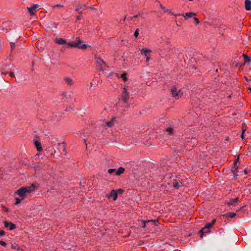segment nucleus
Listing matches in <instances>:
<instances>
[{"label": "nucleus", "instance_id": "f257e3e1", "mask_svg": "<svg viewBox=\"0 0 251 251\" xmlns=\"http://www.w3.org/2000/svg\"><path fill=\"white\" fill-rule=\"evenodd\" d=\"M39 185L37 183H33L29 186H22L14 192L15 205L20 204L23 200L27 198L28 195L34 193L38 189Z\"/></svg>", "mask_w": 251, "mask_h": 251}, {"label": "nucleus", "instance_id": "f03ea898", "mask_svg": "<svg viewBox=\"0 0 251 251\" xmlns=\"http://www.w3.org/2000/svg\"><path fill=\"white\" fill-rule=\"evenodd\" d=\"M171 93L172 97L176 100L181 98L184 95V91L182 88H179L177 86L175 85L171 87Z\"/></svg>", "mask_w": 251, "mask_h": 251}, {"label": "nucleus", "instance_id": "7ed1b4c3", "mask_svg": "<svg viewBox=\"0 0 251 251\" xmlns=\"http://www.w3.org/2000/svg\"><path fill=\"white\" fill-rule=\"evenodd\" d=\"M68 45L70 47L77 48L80 49H85L88 47L87 45L83 44L82 41L79 39L71 43H69Z\"/></svg>", "mask_w": 251, "mask_h": 251}, {"label": "nucleus", "instance_id": "20e7f679", "mask_svg": "<svg viewBox=\"0 0 251 251\" xmlns=\"http://www.w3.org/2000/svg\"><path fill=\"white\" fill-rule=\"evenodd\" d=\"M216 220L213 219L211 223H207L205 226L201 230V237L204 233L210 232L209 229L216 223Z\"/></svg>", "mask_w": 251, "mask_h": 251}, {"label": "nucleus", "instance_id": "39448f33", "mask_svg": "<svg viewBox=\"0 0 251 251\" xmlns=\"http://www.w3.org/2000/svg\"><path fill=\"white\" fill-rule=\"evenodd\" d=\"M141 54L144 55L146 57V62H149L150 60V54L151 50L147 48H144L140 50Z\"/></svg>", "mask_w": 251, "mask_h": 251}, {"label": "nucleus", "instance_id": "423d86ee", "mask_svg": "<svg viewBox=\"0 0 251 251\" xmlns=\"http://www.w3.org/2000/svg\"><path fill=\"white\" fill-rule=\"evenodd\" d=\"M106 197L109 199H112L115 201L117 200L118 198V192L115 190L113 189L109 194L106 195Z\"/></svg>", "mask_w": 251, "mask_h": 251}, {"label": "nucleus", "instance_id": "0eeeda50", "mask_svg": "<svg viewBox=\"0 0 251 251\" xmlns=\"http://www.w3.org/2000/svg\"><path fill=\"white\" fill-rule=\"evenodd\" d=\"M39 8V5L35 4L30 7H28L27 9L31 16L34 15Z\"/></svg>", "mask_w": 251, "mask_h": 251}, {"label": "nucleus", "instance_id": "6e6552de", "mask_svg": "<svg viewBox=\"0 0 251 251\" xmlns=\"http://www.w3.org/2000/svg\"><path fill=\"white\" fill-rule=\"evenodd\" d=\"M121 98L125 102H126L128 100L129 94L125 88L123 90Z\"/></svg>", "mask_w": 251, "mask_h": 251}, {"label": "nucleus", "instance_id": "1a4fd4ad", "mask_svg": "<svg viewBox=\"0 0 251 251\" xmlns=\"http://www.w3.org/2000/svg\"><path fill=\"white\" fill-rule=\"evenodd\" d=\"M96 61L97 65H99L101 69L106 66L105 62L101 58L96 57Z\"/></svg>", "mask_w": 251, "mask_h": 251}, {"label": "nucleus", "instance_id": "9d476101", "mask_svg": "<svg viewBox=\"0 0 251 251\" xmlns=\"http://www.w3.org/2000/svg\"><path fill=\"white\" fill-rule=\"evenodd\" d=\"M4 226L7 228H9L10 230H13L16 228L15 225L7 221L4 222Z\"/></svg>", "mask_w": 251, "mask_h": 251}, {"label": "nucleus", "instance_id": "9b49d317", "mask_svg": "<svg viewBox=\"0 0 251 251\" xmlns=\"http://www.w3.org/2000/svg\"><path fill=\"white\" fill-rule=\"evenodd\" d=\"M162 9L163 10L164 12L165 13H169L170 14H171L172 15H174L175 17H176L177 16H179L181 15L180 14H176L173 12H172V10L166 9L165 7L162 6Z\"/></svg>", "mask_w": 251, "mask_h": 251}, {"label": "nucleus", "instance_id": "f8f14e48", "mask_svg": "<svg viewBox=\"0 0 251 251\" xmlns=\"http://www.w3.org/2000/svg\"><path fill=\"white\" fill-rule=\"evenodd\" d=\"M34 145L37 149V150L40 152L42 151L43 148H42V147L41 146L40 142L39 141H38V140H35V139L34 140Z\"/></svg>", "mask_w": 251, "mask_h": 251}, {"label": "nucleus", "instance_id": "ddd939ff", "mask_svg": "<svg viewBox=\"0 0 251 251\" xmlns=\"http://www.w3.org/2000/svg\"><path fill=\"white\" fill-rule=\"evenodd\" d=\"M182 182L179 180H175L173 182V186L176 189H178L182 186Z\"/></svg>", "mask_w": 251, "mask_h": 251}, {"label": "nucleus", "instance_id": "4468645a", "mask_svg": "<svg viewBox=\"0 0 251 251\" xmlns=\"http://www.w3.org/2000/svg\"><path fill=\"white\" fill-rule=\"evenodd\" d=\"M54 42L59 45H63L66 44V40L63 38H57L55 39Z\"/></svg>", "mask_w": 251, "mask_h": 251}, {"label": "nucleus", "instance_id": "2eb2a0df", "mask_svg": "<svg viewBox=\"0 0 251 251\" xmlns=\"http://www.w3.org/2000/svg\"><path fill=\"white\" fill-rule=\"evenodd\" d=\"M196 15V14L195 13L187 12L185 14V15L181 14L180 16H183L185 20H187L189 18L195 16Z\"/></svg>", "mask_w": 251, "mask_h": 251}, {"label": "nucleus", "instance_id": "dca6fc26", "mask_svg": "<svg viewBox=\"0 0 251 251\" xmlns=\"http://www.w3.org/2000/svg\"><path fill=\"white\" fill-rule=\"evenodd\" d=\"M115 120H116L115 117L112 118L110 121L106 122V123H105L106 125L108 127L113 126L115 124V121H116Z\"/></svg>", "mask_w": 251, "mask_h": 251}, {"label": "nucleus", "instance_id": "f3484780", "mask_svg": "<svg viewBox=\"0 0 251 251\" xmlns=\"http://www.w3.org/2000/svg\"><path fill=\"white\" fill-rule=\"evenodd\" d=\"M238 170L237 169H235L233 171V174L235 176H237L239 175H242V173H244L245 175H246L247 174V172L246 170H244L243 171L240 172L239 174H238Z\"/></svg>", "mask_w": 251, "mask_h": 251}, {"label": "nucleus", "instance_id": "a211bd4d", "mask_svg": "<svg viewBox=\"0 0 251 251\" xmlns=\"http://www.w3.org/2000/svg\"><path fill=\"white\" fill-rule=\"evenodd\" d=\"M245 8L247 10L251 9V1L250 0H246L245 2Z\"/></svg>", "mask_w": 251, "mask_h": 251}, {"label": "nucleus", "instance_id": "6ab92c4d", "mask_svg": "<svg viewBox=\"0 0 251 251\" xmlns=\"http://www.w3.org/2000/svg\"><path fill=\"white\" fill-rule=\"evenodd\" d=\"M238 201V198H236L235 199H231L227 202V204L228 205H234Z\"/></svg>", "mask_w": 251, "mask_h": 251}, {"label": "nucleus", "instance_id": "aec40b11", "mask_svg": "<svg viewBox=\"0 0 251 251\" xmlns=\"http://www.w3.org/2000/svg\"><path fill=\"white\" fill-rule=\"evenodd\" d=\"M125 168L123 167H120L116 171V175L117 176H120L122 174L124 173Z\"/></svg>", "mask_w": 251, "mask_h": 251}, {"label": "nucleus", "instance_id": "412c9836", "mask_svg": "<svg viewBox=\"0 0 251 251\" xmlns=\"http://www.w3.org/2000/svg\"><path fill=\"white\" fill-rule=\"evenodd\" d=\"M165 131L170 135L173 134L174 132V129L172 127H168L166 128Z\"/></svg>", "mask_w": 251, "mask_h": 251}, {"label": "nucleus", "instance_id": "4be33fe9", "mask_svg": "<svg viewBox=\"0 0 251 251\" xmlns=\"http://www.w3.org/2000/svg\"><path fill=\"white\" fill-rule=\"evenodd\" d=\"M65 82L68 85H72L73 83V80L71 77H66L65 78Z\"/></svg>", "mask_w": 251, "mask_h": 251}, {"label": "nucleus", "instance_id": "5701e85b", "mask_svg": "<svg viewBox=\"0 0 251 251\" xmlns=\"http://www.w3.org/2000/svg\"><path fill=\"white\" fill-rule=\"evenodd\" d=\"M86 7L85 5H81L79 6H78L75 9V11H79L80 10L83 9L84 10V8Z\"/></svg>", "mask_w": 251, "mask_h": 251}, {"label": "nucleus", "instance_id": "b1692460", "mask_svg": "<svg viewBox=\"0 0 251 251\" xmlns=\"http://www.w3.org/2000/svg\"><path fill=\"white\" fill-rule=\"evenodd\" d=\"M154 222V221L153 220H148V221H144V220H141V222L143 223V226H142V228H145L146 226V223H149V222Z\"/></svg>", "mask_w": 251, "mask_h": 251}, {"label": "nucleus", "instance_id": "393cba45", "mask_svg": "<svg viewBox=\"0 0 251 251\" xmlns=\"http://www.w3.org/2000/svg\"><path fill=\"white\" fill-rule=\"evenodd\" d=\"M121 77L123 78V80L126 82L127 80V78L126 77V73H124L121 75Z\"/></svg>", "mask_w": 251, "mask_h": 251}, {"label": "nucleus", "instance_id": "a878e982", "mask_svg": "<svg viewBox=\"0 0 251 251\" xmlns=\"http://www.w3.org/2000/svg\"><path fill=\"white\" fill-rule=\"evenodd\" d=\"M11 248L16 249L17 250H20V248L18 247V245L16 243H13L11 245Z\"/></svg>", "mask_w": 251, "mask_h": 251}, {"label": "nucleus", "instance_id": "bb28decb", "mask_svg": "<svg viewBox=\"0 0 251 251\" xmlns=\"http://www.w3.org/2000/svg\"><path fill=\"white\" fill-rule=\"evenodd\" d=\"M243 56L246 62H249L251 60L250 57L248 56L246 54H243Z\"/></svg>", "mask_w": 251, "mask_h": 251}, {"label": "nucleus", "instance_id": "cd10ccee", "mask_svg": "<svg viewBox=\"0 0 251 251\" xmlns=\"http://www.w3.org/2000/svg\"><path fill=\"white\" fill-rule=\"evenodd\" d=\"M235 215H236V214L235 213L230 212V213H228V217L231 218L234 217Z\"/></svg>", "mask_w": 251, "mask_h": 251}, {"label": "nucleus", "instance_id": "c85d7f7f", "mask_svg": "<svg viewBox=\"0 0 251 251\" xmlns=\"http://www.w3.org/2000/svg\"><path fill=\"white\" fill-rule=\"evenodd\" d=\"M116 170L114 169H109L108 170V173L109 174H111L113 173L114 172H116Z\"/></svg>", "mask_w": 251, "mask_h": 251}, {"label": "nucleus", "instance_id": "c756f323", "mask_svg": "<svg viewBox=\"0 0 251 251\" xmlns=\"http://www.w3.org/2000/svg\"><path fill=\"white\" fill-rule=\"evenodd\" d=\"M134 36L137 38L139 35V29H137L134 33Z\"/></svg>", "mask_w": 251, "mask_h": 251}, {"label": "nucleus", "instance_id": "7c9ffc66", "mask_svg": "<svg viewBox=\"0 0 251 251\" xmlns=\"http://www.w3.org/2000/svg\"><path fill=\"white\" fill-rule=\"evenodd\" d=\"M194 20L196 25H198L200 23V21L197 18L195 17Z\"/></svg>", "mask_w": 251, "mask_h": 251}, {"label": "nucleus", "instance_id": "2f4dec72", "mask_svg": "<svg viewBox=\"0 0 251 251\" xmlns=\"http://www.w3.org/2000/svg\"><path fill=\"white\" fill-rule=\"evenodd\" d=\"M0 245L2 246H3V247H5L6 245V243L4 241H1L0 242Z\"/></svg>", "mask_w": 251, "mask_h": 251}, {"label": "nucleus", "instance_id": "473e14b6", "mask_svg": "<svg viewBox=\"0 0 251 251\" xmlns=\"http://www.w3.org/2000/svg\"><path fill=\"white\" fill-rule=\"evenodd\" d=\"M245 130H246V129H242V134H241V138H242V139H244V133H245Z\"/></svg>", "mask_w": 251, "mask_h": 251}, {"label": "nucleus", "instance_id": "72a5a7b5", "mask_svg": "<svg viewBox=\"0 0 251 251\" xmlns=\"http://www.w3.org/2000/svg\"><path fill=\"white\" fill-rule=\"evenodd\" d=\"M117 192H118V193H121L122 194L124 192V190L122 189H119L117 190H116Z\"/></svg>", "mask_w": 251, "mask_h": 251}, {"label": "nucleus", "instance_id": "f704fd0d", "mask_svg": "<svg viewBox=\"0 0 251 251\" xmlns=\"http://www.w3.org/2000/svg\"><path fill=\"white\" fill-rule=\"evenodd\" d=\"M5 234V232L3 230H0V237L3 236Z\"/></svg>", "mask_w": 251, "mask_h": 251}, {"label": "nucleus", "instance_id": "c9c22d12", "mask_svg": "<svg viewBox=\"0 0 251 251\" xmlns=\"http://www.w3.org/2000/svg\"><path fill=\"white\" fill-rule=\"evenodd\" d=\"M9 75H10L11 77H14V73H13V72H10V73H9Z\"/></svg>", "mask_w": 251, "mask_h": 251}, {"label": "nucleus", "instance_id": "e433bc0d", "mask_svg": "<svg viewBox=\"0 0 251 251\" xmlns=\"http://www.w3.org/2000/svg\"><path fill=\"white\" fill-rule=\"evenodd\" d=\"M80 19H81V16L80 15H79V16H77V17H76V20H79Z\"/></svg>", "mask_w": 251, "mask_h": 251}, {"label": "nucleus", "instance_id": "4c0bfd02", "mask_svg": "<svg viewBox=\"0 0 251 251\" xmlns=\"http://www.w3.org/2000/svg\"><path fill=\"white\" fill-rule=\"evenodd\" d=\"M11 48L13 49V48H14L15 47V45L14 43H11Z\"/></svg>", "mask_w": 251, "mask_h": 251}, {"label": "nucleus", "instance_id": "58836bf2", "mask_svg": "<svg viewBox=\"0 0 251 251\" xmlns=\"http://www.w3.org/2000/svg\"><path fill=\"white\" fill-rule=\"evenodd\" d=\"M61 6H62L60 5H59V4H57V5H55L54 6V7H61Z\"/></svg>", "mask_w": 251, "mask_h": 251}, {"label": "nucleus", "instance_id": "ea45409f", "mask_svg": "<svg viewBox=\"0 0 251 251\" xmlns=\"http://www.w3.org/2000/svg\"><path fill=\"white\" fill-rule=\"evenodd\" d=\"M249 90H250L251 92V88H249Z\"/></svg>", "mask_w": 251, "mask_h": 251}, {"label": "nucleus", "instance_id": "a19ab883", "mask_svg": "<svg viewBox=\"0 0 251 251\" xmlns=\"http://www.w3.org/2000/svg\"><path fill=\"white\" fill-rule=\"evenodd\" d=\"M238 160H239V156L238 157L237 160L238 161Z\"/></svg>", "mask_w": 251, "mask_h": 251}]
</instances>
